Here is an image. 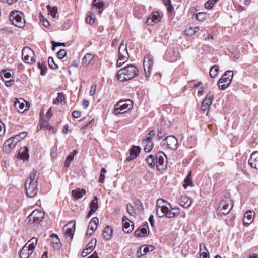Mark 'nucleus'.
Instances as JSON below:
<instances>
[{
	"mask_svg": "<svg viewBox=\"0 0 258 258\" xmlns=\"http://www.w3.org/2000/svg\"><path fill=\"white\" fill-rule=\"evenodd\" d=\"M36 174L37 171L33 170L25 182V188L26 194L29 197H34L38 190V178L36 177Z\"/></svg>",
	"mask_w": 258,
	"mask_h": 258,
	"instance_id": "f257e3e1",
	"label": "nucleus"
},
{
	"mask_svg": "<svg viewBox=\"0 0 258 258\" xmlns=\"http://www.w3.org/2000/svg\"><path fill=\"white\" fill-rule=\"evenodd\" d=\"M138 69L135 66L130 64L118 71L116 77L121 82L132 79L138 75Z\"/></svg>",
	"mask_w": 258,
	"mask_h": 258,
	"instance_id": "f03ea898",
	"label": "nucleus"
},
{
	"mask_svg": "<svg viewBox=\"0 0 258 258\" xmlns=\"http://www.w3.org/2000/svg\"><path fill=\"white\" fill-rule=\"evenodd\" d=\"M37 243V239L35 237H33L29 240L20 251V256L21 258H28L33 253Z\"/></svg>",
	"mask_w": 258,
	"mask_h": 258,
	"instance_id": "7ed1b4c3",
	"label": "nucleus"
},
{
	"mask_svg": "<svg viewBox=\"0 0 258 258\" xmlns=\"http://www.w3.org/2000/svg\"><path fill=\"white\" fill-rule=\"evenodd\" d=\"M129 58V54L127 50V42L123 40L121 43L118 48V58L116 65L118 67H121Z\"/></svg>",
	"mask_w": 258,
	"mask_h": 258,
	"instance_id": "20e7f679",
	"label": "nucleus"
},
{
	"mask_svg": "<svg viewBox=\"0 0 258 258\" xmlns=\"http://www.w3.org/2000/svg\"><path fill=\"white\" fill-rule=\"evenodd\" d=\"M133 106V101L130 99L120 100L114 106V113L116 115L125 113L129 111Z\"/></svg>",
	"mask_w": 258,
	"mask_h": 258,
	"instance_id": "39448f33",
	"label": "nucleus"
},
{
	"mask_svg": "<svg viewBox=\"0 0 258 258\" xmlns=\"http://www.w3.org/2000/svg\"><path fill=\"white\" fill-rule=\"evenodd\" d=\"M44 213L42 211L36 209L28 217L29 225L35 226L38 225L44 218Z\"/></svg>",
	"mask_w": 258,
	"mask_h": 258,
	"instance_id": "423d86ee",
	"label": "nucleus"
},
{
	"mask_svg": "<svg viewBox=\"0 0 258 258\" xmlns=\"http://www.w3.org/2000/svg\"><path fill=\"white\" fill-rule=\"evenodd\" d=\"M233 76L232 71H227L220 79L218 82L219 88L220 90H225L231 83Z\"/></svg>",
	"mask_w": 258,
	"mask_h": 258,
	"instance_id": "0eeeda50",
	"label": "nucleus"
},
{
	"mask_svg": "<svg viewBox=\"0 0 258 258\" xmlns=\"http://www.w3.org/2000/svg\"><path fill=\"white\" fill-rule=\"evenodd\" d=\"M22 16L23 14L19 11H12L10 14V20L15 26L22 28L25 25V20Z\"/></svg>",
	"mask_w": 258,
	"mask_h": 258,
	"instance_id": "6e6552de",
	"label": "nucleus"
},
{
	"mask_svg": "<svg viewBox=\"0 0 258 258\" xmlns=\"http://www.w3.org/2000/svg\"><path fill=\"white\" fill-rule=\"evenodd\" d=\"M233 206L232 200L228 197H226L220 202L218 207V211L222 214H227L231 210Z\"/></svg>",
	"mask_w": 258,
	"mask_h": 258,
	"instance_id": "1a4fd4ad",
	"label": "nucleus"
},
{
	"mask_svg": "<svg viewBox=\"0 0 258 258\" xmlns=\"http://www.w3.org/2000/svg\"><path fill=\"white\" fill-rule=\"evenodd\" d=\"M155 165L158 170L164 169L167 164L166 156L163 152H159L155 155Z\"/></svg>",
	"mask_w": 258,
	"mask_h": 258,
	"instance_id": "9d476101",
	"label": "nucleus"
},
{
	"mask_svg": "<svg viewBox=\"0 0 258 258\" xmlns=\"http://www.w3.org/2000/svg\"><path fill=\"white\" fill-rule=\"evenodd\" d=\"M33 51L29 47H24L22 50V57L25 62L33 64L35 62Z\"/></svg>",
	"mask_w": 258,
	"mask_h": 258,
	"instance_id": "9b49d317",
	"label": "nucleus"
},
{
	"mask_svg": "<svg viewBox=\"0 0 258 258\" xmlns=\"http://www.w3.org/2000/svg\"><path fill=\"white\" fill-rule=\"evenodd\" d=\"M63 230L66 238L70 240H72L75 231V223L70 222L64 226Z\"/></svg>",
	"mask_w": 258,
	"mask_h": 258,
	"instance_id": "f8f14e48",
	"label": "nucleus"
},
{
	"mask_svg": "<svg viewBox=\"0 0 258 258\" xmlns=\"http://www.w3.org/2000/svg\"><path fill=\"white\" fill-rule=\"evenodd\" d=\"M156 214L159 217H166L168 218H172L175 217L176 213H171V210H169L167 206H165L160 208H157Z\"/></svg>",
	"mask_w": 258,
	"mask_h": 258,
	"instance_id": "ddd939ff",
	"label": "nucleus"
},
{
	"mask_svg": "<svg viewBox=\"0 0 258 258\" xmlns=\"http://www.w3.org/2000/svg\"><path fill=\"white\" fill-rule=\"evenodd\" d=\"M163 144H167L168 148L175 151L177 149V140L173 136H169L162 141Z\"/></svg>",
	"mask_w": 258,
	"mask_h": 258,
	"instance_id": "4468645a",
	"label": "nucleus"
},
{
	"mask_svg": "<svg viewBox=\"0 0 258 258\" xmlns=\"http://www.w3.org/2000/svg\"><path fill=\"white\" fill-rule=\"evenodd\" d=\"M153 63V57L151 55H147L143 61V67L144 69L145 74L146 77L150 76V69Z\"/></svg>",
	"mask_w": 258,
	"mask_h": 258,
	"instance_id": "2eb2a0df",
	"label": "nucleus"
},
{
	"mask_svg": "<svg viewBox=\"0 0 258 258\" xmlns=\"http://www.w3.org/2000/svg\"><path fill=\"white\" fill-rule=\"evenodd\" d=\"M15 108L20 113L24 112L28 109L27 102L23 99H16L14 102Z\"/></svg>",
	"mask_w": 258,
	"mask_h": 258,
	"instance_id": "dca6fc26",
	"label": "nucleus"
},
{
	"mask_svg": "<svg viewBox=\"0 0 258 258\" xmlns=\"http://www.w3.org/2000/svg\"><path fill=\"white\" fill-rule=\"evenodd\" d=\"M149 233V230L148 223L144 224L141 227L137 229L135 232V235L136 237H144Z\"/></svg>",
	"mask_w": 258,
	"mask_h": 258,
	"instance_id": "f3484780",
	"label": "nucleus"
},
{
	"mask_svg": "<svg viewBox=\"0 0 258 258\" xmlns=\"http://www.w3.org/2000/svg\"><path fill=\"white\" fill-rule=\"evenodd\" d=\"M97 243V240L95 238L92 239L90 242L87 245L86 247L84 249L82 252V256L86 257L88 254L91 253L94 249Z\"/></svg>",
	"mask_w": 258,
	"mask_h": 258,
	"instance_id": "a211bd4d",
	"label": "nucleus"
},
{
	"mask_svg": "<svg viewBox=\"0 0 258 258\" xmlns=\"http://www.w3.org/2000/svg\"><path fill=\"white\" fill-rule=\"evenodd\" d=\"M160 20L159 13L158 12H154L147 18L146 23L148 25H153L154 23H158Z\"/></svg>",
	"mask_w": 258,
	"mask_h": 258,
	"instance_id": "6ab92c4d",
	"label": "nucleus"
},
{
	"mask_svg": "<svg viewBox=\"0 0 258 258\" xmlns=\"http://www.w3.org/2000/svg\"><path fill=\"white\" fill-rule=\"evenodd\" d=\"M131 221L128 220L127 218L124 216L122 218L123 230L126 233L131 232L133 230V224H130Z\"/></svg>",
	"mask_w": 258,
	"mask_h": 258,
	"instance_id": "aec40b11",
	"label": "nucleus"
},
{
	"mask_svg": "<svg viewBox=\"0 0 258 258\" xmlns=\"http://www.w3.org/2000/svg\"><path fill=\"white\" fill-rule=\"evenodd\" d=\"M248 164L252 168L258 169V152H253L248 160Z\"/></svg>",
	"mask_w": 258,
	"mask_h": 258,
	"instance_id": "412c9836",
	"label": "nucleus"
},
{
	"mask_svg": "<svg viewBox=\"0 0 258 258\" xmlns=\"http://www.w3.org/2000/svg\"><path fill=\"white\" fill-rule=\"evenodd\" d=\"M90 210L87 214V217H90L94 213H95L98 208V198L97 196H94L93 199L90 204Z\"/></svg>",
	"mask_w": 258,
	"mask_h": 258,
	"instance_id": "4be33fe9",
	"label": "nucleus"
},
{
	"mask_svg": "<svg viewBox=\"0 0 258 258\" xmlns=\"http://www.w3.org/2000/svg\"><path fill=\"white\" fill-rule=\"evenodd\" d=\"M17 144L15 143L12 137L6 140L3 145V149L6 152H9Z\"/></svg>",
	"mask_w": 258,
	"mask_h": 258,
	"instance_id": "5701e85b",
	"label": "nucleus"
},
{
	"mask_svg": "<svg viewBox=\"0 0 258 258\" xmlns=\"http://www.w3.org/2000/svg\"><path fill=\"white\" fill-rule=\"evenodd\" d=\"M141 148L139 146H133L130 149V155L126 158V160L130 161L136 158L140 152Z\"/></svg>",
	"mask_w": 258,
	"mask_h": 258,
	"instance_id": "b1692460",
	"label": "nucleus"
},
{
	"mask_svg": "<svg viewBox=\"0 0 258 258\" xmlns=\"http://www.w3.org/2000/svg\"><path fill=\"white\" fill-rule=\"evenodd\" d=\"M191 203L192 200L186 196H182L179 201L180 205L185 208H188Z\"/></svg>",
	"mask_w": 258,
	"mask_h": 258,
	"instance_id": "393cba45",
	"label": "nucleus"
},
{
	"mask_svg": "<svg viewBox=\"0 0 258 258\" xmlns=\"http://www.w3.org/2000/svg\"><path fill=\"white\" fill-rule=\"evenodd\" d=\"M85 194L86 190L84 188H77L72 191V195L76 200L81 199Z\"/></svg>",
	"mask_w": 258,
	"mask_h": 258,
	"instance_id": "a878e982",
	"label": "nucleus"
},
{
	"mask_svg": "<svg viewBox=\"0 0 258 258\" xmlns=\"http://www.w3.org/2000/svg\"><path fill=\"white\" fill-rule=\"evenodd\" d=\"M104 2L103 0H94L93 2V10H98V13H101L103 10Z\"/></svg>",
	"mask_w": 258,
	"mask_h": 258,
	"instance_id": "bb28decb",
	"label": "nucleus"
},
{
	"mask_svg": "<svg viewBox=\"0 0 258 258\" xmlns=\"http://www.w3.org/2000/svg\"><path fill=\"white\" fill-rule=\"evenodd\" d=\"M253 214V212L250 211L245 213L243 217V223L245 225H248L252 222Z\"/></svg>",
	"mask_w": 258,
	"mask_h": 258,
	"instance_id": "cd10ccee",
	"label": "nucleus"
},
{
	"mask_svg": "<svg viewBox=\"0 0 258 258\" xmlns=\"http://www.w3.org/2000/svg\"><path fill=\"white\" fill-rule=\"evenodd\" d=\"M200 258H209L208 251L204 243L200 245Z\"/></svg>",
	"mask_w": 258,
	"mask_h": 258,
	"instance_id": "c85d7f7f",
	"label": "nucleus"
},
{
	"mask_svg": "<svg viewBox=\"0 0 258 258\" xmlns=\"http://www.w3.org/2000/svg\"><path fill=\"white\" fill-rule=\"evenodd\" d=\"M142 143L145 145L144 150L146 152H150L153 147V143L152 140H143Z\"/></svg>",
	"mask_w": 258,
	"mask_h": 258,
	"instance_id": "c756f323",
	"label": "nucleus"
},
{
	"mask_svg": "<svg viewBox=\"0 0 258 258\" xmlns=\"http://www.w3.org/2000/svg\"><path fill=\"white\" fill-rule=\"evenodd\" d=\"M18 157L24 161L28 160L29 158L28 148L26 146H24L23 151L21 152H19Z\"/></svg>",
	"mask_w": 258,
	"mask_h": 258,
	"instance_id": "7c9ffc66",
	"label": "nucleus"
},
{
	"mask_svg": "<svg viewBox=\"0 0 258 258\" xmlns=\"http://www.w3.org/2000/svg\"><path fill=\"white\" fill-rule=\"evenodd\" d=\"M112 230L111 228L108 226L105 227L103 232V236L106 240H109L112 236Z\"/></svg>",
	"mask_w": 258,
	"mask_h": 258,
	"instance_id": "2f4dec72",
	"label": "nucleus"
},
{
	"mask_svg": "<svg viewBox=\"0 0 258 258\" xmlns=\"http://www.w3.org/2000/svg\"><path fill=\"white\" fill-rule=\"evenodd\" d=\"M99 223V219L97 217H93L90 221L88 227L92 230H96Z\"/></svg>",
	"mask_w": 258,
	"mask_h": 258,
	"instance_id": "473e14b6",
	"label": "nucleus"
},
{
	"mask_svg": "<svg viewBox=\"0 0 258 258\" xmlns=\"http://www.w3.org/2000/svg\"><path fill=\"white\" fill-rule=\"evenodd\" d=\"M78 153V152L75 150L73 151V152L71 153L67 157L66 162H65V166L67 167H68L71 162L73 161L74 159V156L75 155L77 154Z\"/></svg>",
	"mask_w": 258,
	"mask_h": 258,
	"instance_id": "72a5a7b5",
	"label": "nucleus"
},
{
	"mask_svg": "<svg viewBox=\"0 0 258 258\" xmlns=\"http://www.w3.org/2000/svg\"><path fill=\"white\" fill-rule=\"evenodd\" d=\"M213 99V95L209 93L207 95L202 104L206 106L207 107H210L212 103Z\"/></svg>",
	"mask_w": 258,
	"mask_h": 258,
	"instance_id": "f704fd0d",
	"label": "nucleus"
},
{
	"mask_svg": "<svg viewBox=\"0 0 258 258\" xmlns=\"http://www.w3.org/2000/svg\"><path fill=\"white\" fill-rule=\"evenodd\" d=\"M146 162L148 163V165L151 167L153 168L155 166V161H156V158L155 155L154 156L153 155H150L148 156L146 158Z\"/></svg>",
	"mask_w": 258,
	"mask_h": 258,
	"instance_id": "c9c22d12",
	"label": "nucleus"
},
{
	"mask_svg": "<svg viewBox=\"0 0 258 258\" xmlns=\"http://www.w3.org/2000/svg\"><path fill=\"white\" fill-rule=\"evenodd\" d=\"M195 18L199 21L203 22L208 18V15L206 13L200 12L196 14Z\"/></svg>",
	"mask_w": 258,
	"mask_h": 258,
	"instance_id": "e433bc0d",
	"label": "nucleus"
},
{
	"mask_svg": "<svg viewBox=\"0 0 258 258\" xmlns=\"http://www.w3.org/2000/svg\"><path fill=\"white\" fill-rule=\"evenodd\" d=\"M219 68L217 65L212 66L209 71V74L211 78H215L217 76L219 72Z\"/></svg>",
	"mask_w": 258,
	"mask_h": 258,
	"instance_id": "4c0bfd02",
	"label": "nucleus"
},
{
	"mask_svg": "<svg viewBox=\"0 0 258 258\" xmlns=\"http://www.w3.org/2000/svg\"><path fill=\"white\" fill-rule=\"evenodd\" d=\"M93 59V55L89 53L86 54L82 59V63L84 65L87 66Z\"/></svg>",
	"mask_w": 258,
	"mask_h": 258,
	"instance_id": "58836bf2",
	"label": "nucleus"
},
{
	"mask_svg": "<svg viewBox=\"0 0 258 258\" xmlns=\"http://www.w3.org/2000/svg\"><path fill=\"white\" fill-rule=\"evenodd\" d=\"M167 203H168L167 201H166L162 199H158L156 205V209L167 206V205H168Z\"/></svg>",
	"mask_w": 258,
	"mask_h": 258,
	"instance_id": "ea45409f",
	"label": "nucleus"
},
{
	"mask_svg": "<svg viewBox=\"0 0 258 258\" xmlns=\"http://www.w3.org/2000/svg\"><path fill=\"white\" fill-rule=\"evenodd\" d=\"M190 174H191V172H190L188 175H187V176L185 178V179H184V183L183 184V187H184V188H186L188 186H190V185H191L192 184V182L191 180V178H190Z\"/></svg>",
	"mask_w": 258,
	"mask_h": 258,
	"instance_id": "a19ab883",
	"label": "nucleus"
},
{
	"mask_svg": "<svg viewBox=\"0 0 258 258\" xmlns=\"http://www.w3.org/2000/svg\"><path fill=\"white\" fill-rule=\"evenodd\" d=\"M47 9L48 11H49V12L51 15V16L53 18H55V15L57 12V7H51V6L50 5H48V6H47Z\"/></svg>",
	"mask_w": 258,
	"mask_h": 258,
	"instance_id": "79ce46f5",
	"label": "nucleus"
},
{
	"mask_svg": "<svg viewBox=\"0 0 258 258\" xmlns=\"http://www.w3.org/2000/svg\"><path fill=\"white\" fill-rule=\"evenodd\" d=\"M95 21V16L92 13H88L86 18V22L89 24H93Z\"/></svg>",
	"mask_w": 258,
	"mask_h": 258,
	"instance_id": "37998d69",
	"label": "nucleus"
},
{
	"mask_svg": "<svg viewBox=\"0 0 258 258\" xmlns=\"http://www.w3.org/2000/svg\"><path fill=\"white\" fill-rule=\"evenodd\" d=\"M38 68L41 70L40 74L44 75L46 72L47 68L43 62H38L37 63Z\"/></svg>",
	"mask_w": 258,
	"mask_h": 258,
	"instance_id": "c03bdc74",
	"label": "nucleus"
},
{
	"mask_svg": "<svg viewBox=\"0 0 258 258\" xmlns=\"http://www.w3.org/2000/svg\"><path fill=\"white\" fill-rule=\"evenodd\" d=\"M126 208L127 212L131 216H135L136 215V212L131 204L128 203L126 205Z\"/></svg>",
	"mask_w": 258,
	"mask_h": 258,
	"instance_id": "a18cd8bd",
	"label": "nucleus"
},
{
	"mask_svg": "<svg viewBox=\"0 0 258 258\" xmlns=\"http://www.w3.org/2000/svg\"><path fill=\"white\" fill-rule=\"evenodd\" d=\"M48 63L49 67L53 69H55L58 68L57 65L55 63L53 58L51 57H49L48 59Z\"/></svg>",
	"mask_w": 258,
	"mask_h": 258,
	"instance_id": "49530a36",
	"label": "nucleus"
},
{
	"mask_svg": "<svg viewBox=\"0 0 258 258\" xmlns=\"http://www.w3.org/2000/svg\"><path fill=\"white\" fill-rule=\"evenodd\" d=\"M64 96L62 93H58L57 94V97H56V99L54 100L53 101V103L56 104L59 102H61L64 101Z\"/></svg>",
	"mask_w": 258,
	"mask_h": 258,
	"instance_id": "de8ad7c7",
	"label": "nucleus"
},
{
	"mask_svg": "<svg viewBox=\"0 0 258 258\" xmlns=\"http://www.w3.org/2000/svg\"><path fill=\"white\" fill-rule=\"evenodd\" d=\"M51 237L52 238V242L56 245V247H58L60 243V240L58 237L55 234H52Z\"/></svg>",
	"mask_w": 258,
	"mask_h": 258,
	"instance_id": "09e8293b",
	"label": "nucleus"
},
{
	"mask_svg": "<svg viewBox=\"0 0 258 258\" xmlns=\"http://www.w3.org/2000/svg\"><path fill=\"white\" fill-rule=\"evenodd\" d=\"M106 173V170L105 168H102L100 172V175L99 179V182L103 183L105 179V174Z\"/></svg>",
	"mask_w": 258,
	"mask_h": 258,
	"instance_id": "8fccbe9b",
	"label": "nucleus"
},
{
	"mask_svg": "<svg viewBox=\"0 0 258 258\" xmlns=\"http://www.w3.org/2000/svg\"><path fill=\"white\" fill-rule=\"evenodd\" d=\"M168 203V206L170 207V208H169V210H171V213H176L175 217L177 216L179 214V213H180L179 209L176 207H172L169 203Z\"/></svg>",
	"mask_w": 258,
	"mask_h": 258,
	"instance_id": "3c124183",
	"label": "nucleus"
},
{
	"mask_svg": "<svg viewBox=\"0 0 258 258\" xmlns=\"http://www.w3.org/2000/svg\"><path fill=\"white\" fill-rule=\"evenodd\" d=\"M0 75L2 76L3 79H4L3 77L6 79H10L11 77V74L10 72L4 70L1 72Z\"/></svg>",
	"mask_w": 258,
	"mask_h": 258,
	"instance_id": "603ef678",
	"label": "nucleus"
},
{
	"mask_svg": "<svg viewBox=\"0 0 258 258\" xmlns=\"http://www.w3.org/2000/svg\"><path fill=\"white\" fill-rule=\"evenodd\" d=\"M66 55H67V51H66L65 49H60L57 52V56L60 59L63 58Z\"/></svg>",
	"mask_w": 258,
	"mask_h": 258,
	"instance_id": "864d4df0",
	"label": "nucleus"
},
{
	"mask_svg": "<svg viewBox=\"0 0 258 258\" xmlns=\"http://www.w3.org/2000/svg\"><path fill=\"white\" fill-rule=\"evenodd\" d=\"M40 20L45 27H48L49 26V21L45 19L43 16H40Z\"/></svg>",
	"mask_w": 258,
	"mask_h": 258,
	"instance_id": "5fc2aeb1",
	"label": "nucleus"
},
{
	"mask_svg": "<svg viewBox=\"0 0 258 258\" xmlns=\"http://www.w3.org/2000/svg\"><path fill=\"white\" fill-rule=\"evenodd\" d=\"M143 254H146L148 251H152L154 249V247L152 246H146V247H143Z\"/></svg>",
	"mask_w": 258,
	"mask_h": 258,
	"instance_id": "6e6d98bb",
	"label": "nucleus"
},
{
	"mask_svg": "<svg viewBox=\"0 0 258 258\" xmlns=\"http://www.w3.org/2000/svg\"><path fill=\"white\" fill-rule=\"evenodd\" d=\"M155 131L154 130H152L149 132L147 135L146 139L144 140H151L152 138L155 136Z\"/></svg>",
	"mask_w": 258,
	"mask_h": 258,
	"instance_id": "4d7b16f0",
	"label": "nucleus"
},
{
	"mask_svg": "<svg viewBox=\"0 0 258 258\" xmlns=\"http://www.w3.org/2000/svg\"><path fill=\"white\" fill-rule=\"evenodd\" d=\"M52 49L54 50V48L56 46H64L65 43H60V42H55L54 41H52Z\"/></svg>",
	"mask_w": 258,
	"mask_h": 258,
	"instance_id": "13d9d810",
	"label": "nucleus"
},
{
	"mask_svg": "<svg viewBox=\"0 0 258 258\" xmlns=\"http://www.w3.org/2000/svg\"><path fill=\"white\" fill-rule=\"evenodd\" d=\"M135 204L136 208L138 209V210H142L143 209V207L142 206V203L140 201H136Z\"/></svg>",
	"mask_w": 258,
	"mask_h": 258,
	"instance_id": "bf43d9fd",
	"label": "nucleus"
},
{
	"mask_svg": "<svg viewBox=\"0 0 258 258\" xmlns=\"http://www.w3.org/2000/svg\"><path fill=\"white\" fill-rule=\"evenodd\" d=\"M96 85H93L91 87V89L89 92V94L90 96H93L96 92Z\"/></svg>",
	"mask_w": 258,
	"mask_h": 258,
	"instance_id": "052dcab7",
	"label": "nucleus"
},
{
	"mask_svg": "<svg viewBox=\"0 0 258 258\" xmlns=\"http://www.w3.org/2000/svg\"><path fill=\"white\" fill-rule=\"evenodd\" d=\"M5 131V126L3 123L0 120V136L4 134Z\"/></svg>",
	"mask_w": 258,
	"mask_h": 258,
	"instance_id": "680f3d73",
	"label": "nucleus"
},
{
	"mask_svg": "<svg viewBox=\"0 0 258 258\" xmlns=\"http://www.w3.org/2000/svg\"><path fill=\"white\" fill-rule=\"evenodd\" d=\"M186 34L189 36H192L194 35V31L192 27H190L185 31Z\"/></svg>",
	"mask_w": 258,
	"mask_h": 258,
	"instance_id": "e2e57ef3",
	"label": "nucleus"
},
{
	"mask_svg": "<svg viewBox=\"0 0 258 258\" xmlns=\"http://www.w3.org/2000/svg\"><path fill=\"white\" fill-rule=\"evenodd\" d=\"M143 247V246L140 247V248L139 249V250L137 251L136 255L138 257H140L145 255V254H143V251L142 252Z\"/></svg>",
	"mask_w": 258,
	"mask_h": 258,
	"instance_id": "0e129e2a",
	"label": "nucleus"
},
{
	"mask_svg": "<svg viewBox=\"0 0 258 258\" xmlns=\"http://www.w3.org/2000/svg\"><path fill=\"white\" fill-rule=\"evenodd\" d=\"M72 116L74 118H77L81 116V112L78 111H74L72 112Z\"/></svg>",
	"mask_w": 258,
	"mask_h": 258,
	"instance_id": "69168bd1",
	"label": "nucleus"
},
{
	"mask_svg": "<svg viewBox=\"0 0 258 258\" xmlns=\"http://www.w3.org/2000/svg\"><path fill=\"white\" fill-rule=\"evenodd\" d=\"M3 80L5 82V85L7 87L11 86L12 85V83L14 82V81L12 79L5 80L4 79H3Z\"/></svg>",
	"mask_w": 258,
	"mask_h": 258,
	"instance_id": "338daca9",
	"label": "nucleus"
},
{
	"mask_svg": "<svg viewBox=\"0 0 258 258\" xmlns=\"http://www.w3.org/2000/svg\"><path fill=\"white\" fill-rule=\"evenodd\" d=\"M18 135L20 136L21 140H22L23 139L25 138L27 136V133L26 132H22L20 133L19 134H18Z\"/></svg>",
	"mask_w": 258,
	"mask_h": 258,
	"instance_id": "774afa93",
	"label": "nucleus"
}]
</instances>
